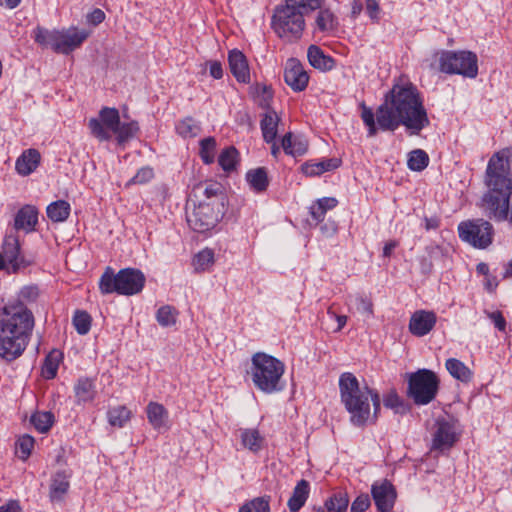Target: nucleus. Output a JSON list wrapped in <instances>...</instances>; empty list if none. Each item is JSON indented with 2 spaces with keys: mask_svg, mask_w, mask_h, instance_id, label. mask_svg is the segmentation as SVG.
Returning a JSON list of instances; mask_svg holds the SVG:
<instances>
[{
  "mask_svg": "<svg viewBox=\"0 0 512 512\" xmlns=\"http://www.w3.org/2000/svg\"><path fill=\"white\" fill-rule=\"evenodd\" d=\"M307 58L310 65L320 71H330L335 66V60L316 45L309 46Z\"/></svg>",
  "mask_w": 512,
  "mask_h": 512,
  "instance_id": "nucleus-27",
  "label": "nucleus"
},
{
  "mask_svg": "<svg viewBox=\"0 0 512 512\" xmlns=\"http://www.w3.org/2000/svg\"><path fill=\"white\" fill-rule=\"evenodd\" d=\"M228 63L232 75L238 82L250 81L249 66L246 56L238 49H233L228 54Z\"/></svg>",
  "mask_w": 512,
  "mask_h": 512,
  "instance_id": "nucleus-21",
  "label": "nucleus"
},
{
  "mask_svg": "<svg viewBox=\"0 0 512 512\" xmlns=\"http://www.w3.org/2000/svg\"><path fill=\"white\" fill-rule=\"evenodd\" d=\"M40 153L36 149L25 150L16 160L15 169L21 176H28L34 172L40 164Z\"/></svg>",
  "mask_w": 512,
  "mask_h": 512,
  "instance_id": "nucleus-25",
  "label": "nucleus"
},
{
  "mask_svg": "<svg viewBox=\"0 0 512 512\" xmlns=\"http://www.w3.org/2000/svg\"><path fill=\"white\" fill-rule=\"evenodd\" d=\"M281 147L284 152L292 156H301L307 151V142L299 137L293 138L292 133H287L283 136Z\"/></svg>",
  "mask_w": 512,
  "mask_h": 512,
  "instance_id": "nucleus-34",
  "label": "nucleus"
},
{
  "mask_svg": "<svg viewBox=\"0 0 512 512\" xmlns=\"http://www.w3.org/2000/svg\"><path fill=\"white\" fill-rule=\"evenodd\" d=\"M428 164L429 157L424 150L416 149L409 153L407 165L410 170L420 172L424 170Z\"/></svg>",
  "mask_w": 512,
  "mask_h": 512,
  "instance_id": "nucleus-45",
  "label": "nucleus"
},
{
  "mask_svg": "<svg viewBox=\"0 0 512 512\" xmlns=\"http://www.w3.org/2000/svg\"><path fill=\"white\" fill-rule=\"evenodd\" d=\"M34 438L30 435H23L17 441V450L20 453V458L27 459L34 447Z\"/></svg>",
  "mask_w": 512,
  "mask_h": 512,
  "instance_id": "nucleus-55",
  "label": "nucleus"
},
{
  "mask_svg": "<svg viewBox=\"0 0 512 512\" xmlns=\"http://www.w3.org/2000/svg\"><path fill=\"white\" fill-rule=\"evenodd\" d=\"M438 389L439 379L431 370L419 369L409 375L408 395L417 405H427L432 402Z\"/></svg>",
  "mask_w": 512,
  "mask_h": 512,
  "instance_id": "nucleus-8",
  "label": "nucleus"
},
{
  "mask_svg": "<svg viewBox=\"0 0 512 512\" xmlns=\"http://www.w3.org/2000/svg\"><path fill=\"white\" fill-rule=\"evenodd\" d=\"M139 126L136 121H131L127 123H119L116 131L113 133L116 134V139L119 145H123L125 142L130 140L135 136L138 132Z\"/></svg>",
  "mask_w": 512,
  "mask_h": 512,
  "instance_id": "nucleus-44",
  "label": "nucleus"
},
{
  "mask_svg": "<svg viewBox=\"0 0 512 512\" xmlns=\"http://www.w3.org/2000/svg\"><path fill=\"white\" fill-rule=\"evenodd\" d=\"M338 386L340 401L349 413L350 423L355 427L375 424L381 410L380 394L366 383L360 384L351 372L340 375Z\"/></svg>",
  "mask_w": 512,
  "mask_h": 512,
  "instance_id": "nucleus-3",
  "label": "nucleus"
},
{
  "mask_svg": "<svg viewBox=\"0 0 512 512\" xmlns=\"http://www.w3.org/2000/svg\"><path fill=\"white\" fill-rule=\"evenodd\" d=\"M58 30H48L46 28L37 26L33 30V38L36 43L43 47H51L55 51L58 39Z\"/></svg>",
  "mask_w": 512,
  "mask_h": 512,
  "instance_id": "nucleus-40",
  "label": "nucleus"
},
{
  "mask_svg": "<svg viewBox=\"0 0 512 512\" xmlns=\"http://www.w3.org/2000/svg\"><path fill=\"white\" fill-rule=\"evenodd\" d=\"M30 423L40 433H46L54 423V415L49 411H37L30 417Z\"/></svg>",
  "mask_w": 512,
  "mask_h": 512,
  "instance_id": "nucleus-42",
  "label": "nucleus"
},
{
  "mask_svg": "<svg viewBox=\"0 0 512 512\" xmlns=\"http://www.w3.org/2000/svg\"><path fill=\"white\" fill-rule=\"evenodd\" d=\"M239 512H270L269 498L257 497L245 503Z\"/></svg>",
  "mask_w": 512,
  "mask_h": 512,
  "instance_id": "nucleus-53",
  "label": "nucleus"
},
{
  "mask_svg": "<svg viewBox=\"0 0 512 512\" xmlns=\"http://www.w3.org/2000/svg\"><path fill=\"white\" fill-rule=\"evenodd\" d=\"M71 474L66 470L57 471L51 479L49 498L52 502H60L70 487Z\"/></svg>",
  "mask_w": 512,
  "mask_h": 512,
  "instance_id": "nucleus-24",
  "label": "nucleus"
},
{
  "mask_svg": "<svg viewBox=\"0 0 512 512\" xmlns=\"http://www.w3.org/2000/svg\"><path fill=\"white\" fill-rule=\"evenodd\" d=\"M239 153L233 146L227 147L221 151L218 157V163L225 172H231L236 169Z\"/></svg>",
  "mask_w": 512,
  "mask_h": 512,
  "instance_id": "nucleus-43",
  "label": "nucleus"
},
{
  "mask_svg": "<svg viewBox=\"0 0 512 512\" xmlns=\"http://www.w3.org/2000/svg\"><path fill=\"white\" fill-rule=\"evenodd\" d=\"M484 285L489 292H494L498 286L496 277L488 275L485 279Z\"/></svg>",
  "mask_w": 512,
  "mask_h": 512,
  "instance_id": "nucleus-64",
  "label": "nucleus"
},
{
  "mask_svg": "<svg viewBox=\"0 0 512 512\" xmlns=\"http://www.w3.org/2000/svg\"><path fill=\"white\" fill-rule=\"evenodd\" d=\"M341 165V159L328 158L319 162L307 161L301 166L302 172L309 177L320 176L325 172L333 171Z\"/></svg>",
  "mask_w": 512,
  "mask_h": 512,
  "instance_id": "nucleus-26",
  "label": "nucleus"
},
{
  "mask_svg": "<svg viewBox=\"0 0 512 512\" xmlns=\"http://www.w3.org/2000/svg\"><path fill=\"white\" fill-rule=\"evenodd\" d=\"M105 19V13L101 9H94L87 15V21L93 25H98Z\"/></svg>",
  "mask_w": 512,
  "mask_h": 512,
  "instance_id": "nucleus-60",
  "label": "nucleus"
},
{
  "mask_svg": "<svg viewBox=\"0 0 512 512\" xmlns=\"http://www.w3.org/2000/svg\"><path fill=\"white\" fill-rule=\"evenodd\" d=\"M214 263V253L211 249L205 248L193 258V266L196 271H205Z\"/></svg>",
  "mask_w": 512,
  "mask_h": 512,
  "instance_id": "nucleus-48",
  "label": "nucleus"
},
{
  "mask_svg": "<svg viewBox=\"0 0 512 512\" xmlns=\"http://www.w3.org/2000/svg\"><path fill=\"white\" fill-rule=\"evenodd\" d=\"M38 209L33 205H24L14 217L13 229L15 231H24L31 233L35 231L38 224Z\"/></svg>",
  "mask_w": 512,
  "mask_h": 512,
  "instance_id": "nucleus-20",
  "label": "nucleus"
},
{
  "mask_svg": "<svg viewBox=\"0 0 512 512\" xmlns=\"http://www.w3.org/2000/svg\"><path fill=\"white\" fill-rule=\"evenodd\" d=\"M484 313L494 323V326L499 331H505L507 323H506L504 316L502 315V313L500 311L497 310L494 312H489V311L485 310Z\"/></svg>",
  "mask_w": 512,
  "mask_h": 512,
  "instance_id": "nucleus-58",
  "label": "nucleus"
},
{
  "mask_svg": "<svg viewBox=\"0 0 512 512\" xmlns=\"http://www.w3.org/2000/svg\"><path fill=\"white\" fill-rule=\"evenodd\" d=\"M485 183L481 206L486 216L497 222L508 220L512 225V158L494 154L487 165Z\"/></svg>",
  "mask_w": 512,
  "mask_h": 512,
  "instance_id": "nucleus-2",
  "label": "nucleus"
},
{
  "mask_svg": "<svg viewBox=\"0 0 512 512\" xmlns=\"http://www.w3.org/2000/svg\"><path fill=\"white\" fill-rule=\"evenodd\" d=\"M176 130L182 137L192 138L199 133L200 127L192 117H187L177 124Z\"/></svg>",
  "mask_w": 512,
  "mask_h": 512,
  "instance_id": "nucleus-51",
  "label": "nucleus"
},
{
  "mask_svg": "<svg viewBox=\"0 0 512 512\" xmlns=\"http://www.w3.org/2000/svg\"><path fill=\"white\" fill-rule=\"evenodd\" d=\"M315 11L317 15L313 23L314 33H331L337 29V17L330 9L322 7V2Z\"/></svg>",
  "mask_w": 512,
  "mask_h": 512,
  "instance_id": "nucleus-22",
  "label": "nucleus"
},
{
  "mask_svg": "<svg viewBox=\"0 0 512 512\" xmlns=\"http://www.w3.org/2000/svg\"><path fill=\"white\" fill-rule=\"evenodd\" d=\"M28 343L27 339L0 335V358L6 362L14 361L23 354Z\"/></svg>",
  "mask_w": 512,
  "mask_h": 512,
  "instance_id": "nucleus-19",
  "label": "nucleus"
},
{
  "mask_svg": "<svg viewBox=\"0 0 512 512\" xmlns=\"http://www.w3.org/2000/svg\"><path fill=\"white\" fill-rule=\"evenodd\" d=\"M337 204L338 201L334 197H323L318 199L310 206V215L318 224L325 219L327 211L336 207Z\"/></svg>",
  "mask_w": 512,
  "mask_h": 512,
  "instance_id": "nucleus-35",
  "label": "nucleus"
},
{
  "mask_svg": "<svg viewBox=\"0 0 512 512\" xmlns=\"http://www.w3.org/2000/svg\"><path fill=\"white\" fill-rule=\"evenodd\" d=\"M62 359L61 351L54 349L45 358L42 367V375L44 378L50 380L56 377L59 363Z\"/></svg>",
  "mask_w": 512,
  "mask_h": 512,
  "instance_id": "nucleus-41",
  "label": "nucleus"
},
{
  "mask_svg": "<svg viewBox=\"0 0 512 512\" xmlns=\"http://www.w3.org/2000/svg\"><path fill=\"white\" fill-rule=\"evenodd\" d=\"M242 445L253 453L259 452L264 444V437L257 429H240Z\"/></svg>",
  "mask_w": 512,
  "mask_h": 512,
  "instance_id": "nucleus-33",
  "label": "nucleus"
},
{
  "mask_svg": "<svg viewBox=\"0 0 512 512\" xmlns=\"http://www.w3.org/2000/svg\"><path fill=\"white\" fill-rule=\"evenodd\" d=\"M37 297L38 288L36 286H25L19 291L17 299L8 304H22L24 307H27V304L34 302Z\"/></svg>",
  "mask_w": 512,
  "mask_h": 512,
  "instance_id": "nucleus-54",
  "label": "nucleus"
},
{
  "mask_svg": "<svg viewBox=\"0 0 512 512\" xmlns=\"http://www.w3.org/2000/svg\"><path fill=\"white\" fill-rule=\"evenodd\" d=\"M209 73L214 79H221L223 77V68L220 62H209Z\"/></svg>",
  "mask_w": 512,
  "mask_h": 512,
  "instance_id": "nucleus-61",
  "label": "nucleus"
},
{
  "mask_svg": "<svg viewBox=\"0 0 512 512\" xmlns=\"http://www.w3.org/2000/svg\"><path fill=\"white\" fill-rule=\"evenodd\" d=\"M321 0H285L284 5L275 8L272 16V28L282 39L287 41L301 38L304 28V17L319 8Z\"/></svg>",
  "mask_w": 512,
  "mask_h": 512,
  "instance_id": "nucleus-4",
  "label": "nucleus"
},
{
  "mask_svg": "<svg viewBox=\"0 0 512 512\" xmlns=\"http://www.w3.org/2000/svg\"><path fill=\"white\" fill-rule=\"evenodd\" d=\"M251 93L259 107L266 111L272 110L270 105L273 99L271 86L256 83L251 87Z\"/></svg>",
  "mask_w": 512,
  "mask_h": 512,
  "instance_id": "nucleus-37",
  "label": "nucleus"
},
{
  "mask_svg": "<svg viewBox=\"0 0 512 512\" xmlns=\"http://www.w3.org/2000/svg\"><path fill=\"white\" fill-rule=\"evenodd\" d=\"M72 322L78 334L86 335L90 331L92 318L86 311L77 310Z\"/></svg>",
  "mask_w": 512,
  "mask_h": 512,
  "instance_id": "nucleus-50",
  "label": "nucleus"
},
{
  "mask_svg": "<svg viewBox=\"0 0 512 512\" xmlns=\"http://www.w3.org/2000/svg\"><path fill=\"white\" fill-rule=\"evenodd\" d=\"M0 512H21V508L15 501H10L6 505L0 507Z\"/></svg>",
  "mask_w": 512,
  "mask_h": 512,
  "instance_id": "nucleus-63",
  "label": "nucleus"
},
{
  "mask_svg": "<svg viewBox=\"0 0 512 512\" xmlns=\"http://www.w3.org/2000/svg\"><path fill=\"white\" fill-rule=\"evenodd\" d=\"M89 35L90 32L88 30L78 29L74 26L68 29L58 30L55 52L67 55L80 47Z\"/></svg>",
  "mask_w": 512,
  "mask_h": 512,
  "instance_id": "nucleus-16",
  "label": "nucleus"
},
{
  "mask_svg": "<svg viewBox=\"0 0 512 512\" xmlns=\"http://www.w3.org/2000/svg\"><path fill=\"white\" fill-rule=\"evenodd\" d=\"M446 369L452 377L462 382H469L472 379L471 370L460 360L449 358L446 361Z\"/></svg>",
  "mask_w": 512,
  "mask_h": 512,
  "instance_id": "nucleus-38",
  "label": "nucleus"
},
{
  "mask_svg": "<svg viewBox=\"0 0 512 512\" xmlns=\"http://www.w3.org/2000/svg\"><path fill=\"white\" fill-rule=\"evenodd\" d=\"M33 328V313L22 304H7L0 312V335L30 340Z\"/></svg>",
  "mask_w": 512,
  "mask_h": 512,
  "instance_id": "nucleus-7",
  "label": "nucleus"
},
{
  "mask_svg": "<svg viewBox=\"0 0 512 512\" xmlns=\"http://www.w3.org/2000/svg\"><path fill=\"white\" fill-rule=\"evenodd\" d=\"M246 181L250 188L257 193L266 191L269 185L267 171L264 167L249 170L246 173Z\"/></svg>",
  "mask_w": 512,
  "mask_h": 512,
  "instance_id": "nucleus-32",
  "label": "nucleus"
},
{
  "mask_svg": "<svg viewBox=\"0 0 512 512\" xmlns=\"http://www.w3.org/2000/svg\"><path fill=\"white\" fill-rule=\"evenodd\" d=\"M360 107L361 119L370 137L375 136L378 129L394 132L400 126L410 135H419L430 124L419 91L412 83L394 84L375 113L364 103Z\"/></svg>",
  "mask_w": 512,
  "mask_h": 512,
  "instance_id": "nucleus-1",
  "label": "nucleus"
},
{
  "mask_svg": "<svg viewBox=\"0 0 512 512\" xmlns=\"http://www.w3.org/2000/svg\"><path fill=\"white\" fill-rule=\"evenodd\" d=\"M349 504V498L346 493H334L325 501V508L329 512H345Z\"/></svg>",
  "mask_w": 512,
  "mask_h": 512,
  "instance_id": "nucleus-46",
  "label": "nucleus"
},
{
  "mask_svg": "<svg viewBox=\"0 0 512 512\" xmlns=\"http://www.w3.org/2000/svg\"><path fill=\"white\" fill-rule=\"evenodd\" d=\"M366 13L369 15L371 19H377V14L379 11V5L376 0H366Z\"/></svg>",
  "mask_w": 512,
  "mask_h": 512,
  "instance_id": "nucleus-62",
  "label": "nucleus"
},
{
  "mask_svg": "<svg viewBox=\"0 0 512 512\" xmlns=\"http://www.w3.org/2000/svg\"><path fill=\"white\" fill-rule=\"evenodd\" d=\"M226 211L223 204H209L207 201H199L193 211L187 214V222L191 229L198 233H204L213 229L222 219Z\"/></svg>",
  "mask_w": 512,
  "mask_h": 512,
  "instance_id": "nucleus-11",
  "label": "nucleus"
},
{
  "mask_svg": "<svg viewBox=\"0 0 512 512\" xmlns=\"http://www.w3.org/2000/svg\"><path fill=\"white\" fill-rule=\"evenodd\" d=\"M71 212L70 204L65 200H57L50 203L46 208L48 218L54 222H64Z\"/></svg>",
  "mask_w": 512,
  "mask_h": 512,
  "instance_id": "nucleus-36",
  "label": "nucleus"
},
{
  "mask_svg": "<svg viewBox=\"0 0 512 512\" xmlns=\"http://www.w3.org/2000/svg\"><path fill=\"white\" fill-rule=\"evenodd\" d=\"M148 422L156 430L165 428L168 422V411L157 402H150L146 407Z\"/></svg>",
  "mask_w": 512,
  "mask_h": 512,
  "instance_id": "nucleus-30",
  "label": "nucleus"
},
{
  "mask_svg": "<svg viewBox=\"0 0 512 512\" xmlns=\"http://www.w3.org/2000/svg\"><path fill=\"white\" fill-rule=\"evenodd\" d=\"M371 495L377 512H391L393 510L397 492L389 480L375 481L371 486Z\"/></svg>",
  "mask_w": 512,
  "mask_h": 512,
  "instance_id": "nucleus-15",
  "label": "nucleus"
},
{
  "mask_svg": "<svg viewBox=\"0 0 512 512\" xmlns=\"http://www.w3.org/2000/svg\"><path fill=\"white\" fill-rule=\"evenodd\" d=\"M153 177L154 170L149 166H145L137 171L135 176L130 179L128 184H145L148 183Z\"/></svg>",
  "mask_w": 512,
  "mask_h": 512,
  "instance_id": "nucleus-56",
  "label": "nucleus"
},
{
  "mask_svg": "<svg viewBox=\"0 0 512 512\" xmlns=\"http://www.w3.org/2000/svg\"><path fill=\"white\" fill-rule=\"evenodd\" d=\"M284 371L285 365L282 361L267 353L257 352L252 355L248 373L258 390L272 394L284 389Z\"/></svg>",
  "mask_w": 512,
  "mask_h": 512,
  "instance_id": "nucleus-5",
  "label": "nucleus"
},
{
  "mask_svg": "<svg viewBox=\"0 0 512 512\" xmlns=\"http://www.w3.org/2000/svg\"><path fill=\"white\" fill-rule=\"evenodd\" d=\"M371 505L368 494L359 495L351 504V512H364Z\"/></svg>",
  "mask_w": 512,
  "mask_h": 512,
  "instance_id": "nucleus-57",
  "label": "nucleus"
},
{
  "mask_svg": "<svg viewBox=\"0 0 512 512\" xmlns=\"http://www.w3.org/2000/svg\"><path fill=\"white\" fill-rule=\"evenodd\" d=\"M216 140L213 137H207L200 141V157L205 164L214 162Z\"/></svg>",
  "mask_w": 512,
  "mask_h": 512,
  "instance_id": "nucleus-52",
  "label": "nucleus"
},
{
  "mask_svg": "<svg viewBox=\"0 0 512 512\" xmlns=\"http://www.w3.org/2000/svg\"><path fill=\"white\" fill-rule=\"evenodd\" d=\"M456 431V425L452 419L445 417L437 418L434 425L431 449L443 452L452 448L458 439Z\"/></svg>",
  "mask_w": 512,
  "mask_h": 512,
  "instance_id": "nucleus-14",
  "label": "nucleus"
},
{
  "mask_svg": "<svg viewBox=\"0 0 512 512\" xmlns=\"http://www.w3.org/2000/svg\"><path fill=\"white\" fill-rule=\"evenodd\" d=\"M279 121L280 118L274 110H268L262 115L260 128L266 143H271L276 139Z\"/></svg>",
  "mask_w": 512,
  "mask_h": 512,
  "instance_id": "nucleus-29",
  "label": "nucleus"
},
{
  "mask_svg": "<svg viewBox=\"0 0 512 512\" xmlns=\"http://www.w3.org/2000/svg\"><path fill=\"white\" fill-rule=\"evenodd\" d=\"M459 238L477 249H486L492 244L493 225L482 218L462 221L458 225Z\"/></svg>",
  "mask_w": 512,
  "mask_h": 512,
  "instance_id": "nucleus-10",
  "label": "nucleus"
},
{
  "mask_svg": "<svg viewBox=\"0 0 512 512\" xmlns=\"http://www.w3.org/2000/svg\"><path fill=\"white\" fill-rule=\"evenodd\" d=\"M131 411L124 405L112 407L107 411V419L111 426L122 428L131 418Z\"/></svg>",
  "mask_w": 512,
  "mask_h": 512,
  "instance_id": "nucleus-39",
  "label": "nucleus"
},
{
  "mask_svg": "<svg viewBox=\"0 0 512 512\" xmlns=\"http://www.w3.org/2000/svg\"><path fill=\"white\" fill-rule=\"evenodd\" d=\"M100 119L91 118L88 126L91 134L100 141H108L111 134L107 131L114 132L120 123L119 111L116 108L103 107L99 112Z\"/></svg>",
  "mask_w": 512,
  "mask_h": 512,
  "instance_id": "nucleus-13",
  "label": "nucleus"
},
{
  "mask_svg": "<svg viewBox=\"0 0 512 512\" xmlns=\"http://www.w3.org/2000/svg\"><path fill=\"white\" fill-rule=\"evenodd\" d=\"M196 193H201L204 197L200 201H207L209 204L215 203L223 204L225 206L226 195L224 187L221 183L216 181H207L200 184L195 188Z\"/></svg>",
  "mask_w": 512,
  "mask_h": 512,
  "instance_id": "nucleus-23",
  "label": "nucleus"
},
{
  "mask_svg": "<svg viewBox=\"0 0 512 512\" xmlns=\"http://www.w3.org/2000/svg\"><path fill=\"white\" fill-rule=\"evenodd\" d=\"M383 404L386 408L392 409L395 413L398 414H404L407 411V406L399 397L395 389L390 390L384 395Z\"/></svg>",
  "mask_w": 512,
  "mask_h": 512,
  "instance_id": "nucleus-47",
  "label": "nucleus"
},
{
  "mask_svg": "<svg viewBox=\"0 0 512 512\" xmlns=\"http://www.w3.org/2000/svg\"><path fill=\"white\" fill-rule=\"evenodd\" d=\"M76 403L82 404L93 401L95 398V385L89 378H80L74 386Z\"/></svg>",
  "mask_w": 512,
  "mask_h": 512,
  "instance_id": "nucleus-31",
  "label": "nucleus"
},
{
  "mask_svg": "<svg viewBox=\"0 0 512 512\" xmlns=\"http://www.w3.org/2000/svg\"><path fill=\"white\" fill-rule=\"evenodd\" d=\"M357 301V310L362 313V314H365L367 317H370L372 316L373 314V304L372 302L366 298V297H358L356 299Z\"/></svg>",
  "mask_w": 512,
  "mask_h": 512,
  "instance_id": "nucleus-59",
  "label": "nucleus"
},
{
  "mask_svg": "<svg viewBox=\"0 0 512 512\" xmlns=\"http://www.w3.org/2000/svg\"><path fill=\"white\" fill-rule=\"evenodd\" d=\"M21 251L19 237L16 233H6L0 248V270L16 273L32 264Z\"/></svg>",
  "mask_w": 512,
  "mask_h": 512,
  "instance_id": "nucleus-12",
  "label": "nucleus"
},
{
  "mask_svg": "<svg viewBox=\"0 0 512 512\" xmlns=\"http://www.w3.org/2000/svg\"><path fill=\"white\" fill-rule=\"evenodd\" d=\"M437 322L433 311L419 310L412 314L409 321V331L412 335L423 337L427 335Z\"/></svg>",
  "mask_w": 512,
  "mask_h": 512,
  "instance_id": "nucleus-18",
  "label": "nucleus"
},
{
  "mask_svg": "<svg viewBox=\"0 0 512 512\" xmlns=\"http://www.w3.org/2000/svg\"><path fill=\"white\" fill-rule=\"evenodd\" d=\"M145 280L138 269L125 268L114 274L112 268L107 267L100 278L99 289L102 294L134 295L142 291Z\"/></svg>",
  "mask_w": 512,
  "mask_h": 512,
  "instance_id": "nucleus-6",
  "label": "nucleus"
},
{
  "mask_svg": "<svg viewBox=\"0 0 512 512\" xmlns=\"http://www.w3.org/2000/svg\"><path fill=\"white\" fill-rule=\"evenodd\" d=\"M177 311L169 305L160 307L156 313V320L162 327L173 326L177 320Z\"/></svg>",
  "mask_w": 512,
  "mask_h": 512,
  "instance_id": "nucleus-49",
  "label": "nucleus"
},
{
  "mask_svg": "<svg viewBox=\"0 0 512 512\" xmlns=\"http://www.w3.org/2000/svg\"><path fill=\"white\" fill-rule=\"evenodd\" d=\"M285 83L294 91L301 92L306 89L309 76L301 62L296 58H289L284 66Z\"/></svg>",
  "mask_w": 512,
  "mask_h": 512,
  "instance_id": "nucleus-17",
  "label": "nucleus"
},
{
  "mask_svg": "<svg viewBox=\"0 0 512 512\" xmlns=\"http://www.w3.org/2000/svg\"><path fill=\"white\" fill-rule=\"evenodd\" d=\"M310 493V484L307 480L301 479L293 489L292 495L287 502L291 512H298L306 503Z\"/></svg>",
  "mask_w": 512,
  "mask_h": 512,
  "instance_id": "nucleus-28",
  "label": "nucleus"
},
{
  "mask_svg": "<svg viewBox=\"0 0 512 512\" xmlns=\"http://www.w3.org/2000/svg\"><path fill=\"white\" fill-rule=\"evenodd\" d=\"M439 70L447 74L475 78L478 74L477 56L470 51H441Z\"/></svg>",
  "mask_w": 512,
  "mask_h": 512,
  "instance_id": "nucleus-9",
  "label": "nucleus"
}]
</instances>
